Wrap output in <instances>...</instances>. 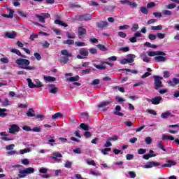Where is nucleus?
<instances>
[{"label": "nucleus", "instance_id": "obj_1", "mask_svg": "<svg viewBox=\"0 0 179 179\" xmlns=\"http://www.w3.org/2000/svg\"><path fill=\"white\" fill-rule=\"evenodd\" d=\"M15 64L19 65L22 69H26L27 71H34L36 69V67L29 66L30 61L29 59L19 58L16 59Z\"/></svg>", "mask_w": 179, "mask_h": 179}, {"label": "nucleus", "instance_id": "obj_2", "mask_svg": "<svg viewBox=\"0 0 179 179\" xmlns=\"http://www.w3.org/2000/svg\"><path fill=\"white\" fill-rule=\"evenodd\" d=\"M153 78L155 90H159L160 87H163V83L162 82V79H163V77H161L159 76H154Z\"/></svg>", "mask_w": 179, "mask_h": 179}, {"label": "nucleus", "instance_id": "obj_3", "mask_svg": "<svg viewBox=\"0 0 179 179\" xmlns=\"http://www.w3.org/2000/svg\"><path fill=\"white\" fill-rule=\"evenodd\" d=\"M19 173L18 177L20 178H24V177H27V174H33V173H34V169L29 167L26 169L20 170Z\"/></svg>", "mask_w": 179, "mask_h": 179}, {"label": "nucleus", "instance_id": "obj_4", "mask_svg": "<svg viewBox=\"0 0 179 179\" xmlns=\"http://www.w3.org/2000/svg\"><path fill=\"white\" fill-rule=\"evenodd\" d=\"M160 166L159 162H156L155 161H150L147 162V164L144 166L145 169H152L153 167H158Z\"/></svg>", "mask_w": 179, "mask_h": 179}, {"label": "nucleus", "instance_id": "obj_5", "mask_svg": "<svg viewBox=\"0 0 179 179\" xmlns=\"http://www.w3.org/2000/svg\"><path fill=\"white\" fill-rule=\"evenodd\" d=\"M20 131V127L17 126V124H11L10 125L9 128V134H17V132H19Z\"/></svg>", "mask_w": 179, "mask_h": 179}, {"label": "nucleus", "instance_id": "obj_6", "mask_svg": "<svg viewBox=\"0 0 179 179\" xmlns=\"http://www.w3.org/2000/svg\"><path fill=\"white\" fill-rule=\"evenodd\" d=\"M78 38H83V37H85V36H86L87 31H86V29L83 28V27H79L78 29Z\"/></svg>", "mask_w": 179, "mask_h": 179}, {"label": "nucleus", "instance_id": "obj_7", "mask_svg": "<svg viewBox=\"0 0 179 179\" xmlns=\"http://www.w3.org/2000/svg\"><path fill=\"white\" fill-rule=\"evenodd\" d=\"M167 83L169 86H171V87H174V86L179 85V78H173L172 80L167 81Z\"/></svg>", "mask_w": 179, "mask_h": 179}, {"label": "nucleus", "instance_id": "obj_8", "mask_svg": "<svg viewBox=\"0 0 179 179\" xmlns=\"http://www.w3.org/2000/svg\"><path fill=\"white\" fill-rule=\"evenodd\" d=\"M96 27L98 29H105V27H107L108 26V22L106 21H99L96 23Z\"/></svg>", "mask_w": 179, "mask_h": 179}, {"label": "nucleus", "instance_id": "obj_9", "mask_svg": "<svg viewBox=\"0 0 179 179\" xmlns=\"http://www.w3.org/2000/svg\"><path fill=\"white\" fill-rule=\"evenodd\" d=\"M151 157H156V154H155L153 150H150L149 154L143 156V159H145V160H149Z\"/></svg>", "mask_w": 179, "mask_h": 179}, {"label": "nucleus", "instance_id": "obj_10", "mask_svg": "<svg viewBox=\"0 0 179 179\" xmlns=\"http://www.w3.org/2000/svg\"><path fill=\"white\" fill-rule=\"evenodd\" d=\"M162 100H163L162 96H156L155 98L152 99L150 101L154 106H157V104H160Z\"/></svg>", "mask_w": 179, "mask_h": 179}, {"label": "nucleus", "instance_id": "obj_11", "mask_svg": "<svg viewBox=\"0 0 179 179\" xmlns=\"http://www.w3.org/2000/svg\"><path fill=\"white\" fill-rule=\"evenodd\" d=\"M177 162L173 161V160H168L166 161V164H164L162 166V169L164 167H171L172 166H176Z\"/></svg>", "mask_w": 179, "mask_h": 179}, {"label": "nucleus", "instance_id": "obj_12", "mask_svg": "<svg viewBox=\"0 0 179 179\" xmlns=\"http://www.w3.org/2000/svg\"><path fill=\"white\" fill-rule=\"evenodd\" d=\"M137 37H142V34H141V32H139V31H136L134 34V36L129 38V41L131 43H136V38Z\"/></svg>", "mask_w": 179, "mask_h": 179}, {"label": "nucleus", "instance_id": "obj_13", "mask_svg": "<svg viewBox=\"0 0 179 179\" xmlns=\"http://www.w3.org/2000/svg\"><path fill=\"white\" fill-rule=\"evenodd\" d=\"M155 62H166L167 61V57L163 56H157L154 57Z\"/></svg>", "mask_w": 179, "mask_h": 179}, {"label": "nucleus", "instance_id": "obj_14", "mask_svg": "<svg viewBox=\"0 0 179 179\" xmlns=\"http://www.w3.org/2000/svg\"><path fill=\"white\" fill-rule=\"evenodd\" d=\"M110 103H114V100L113 99H110L109 101H103V102H101V103H99L97 107L99 108H103V107H106V106H108V104H110Z\"/></svg>", "mask_w": 179, "mask_h": 179}, {"label": "nucleus", "instance_id": "obj_15", "mask_svg": "<svg viewBox=\"0 0 179 179\" xmlns=\"http://www.w3.org/2000/svg\"><path fill=\"white\" fill-rule=\"evenodd\" d=\"M17 34L15 31H13L12 32H6L5 33V37L7 38H16Z\"/></svg>", "mask_w": 179, "mask_h": 179}, {"label": "nucleus", "instance_id": "obj_16", "mask_svg": "<svg viewBox=\"0 0 179 179\" xmlns=\"http://www.w3.org/2000/svg\"><path fill=\"white\" fill-rule=\"evenodd\" d=\"M79 18L80 20H91L92 15H90V14H85V15H80Z\"/></svg>", "mask_w": 179, "mask_h": 179}, {"label": "nucleus", "instance_id": "obj_17", "mask_svg": "<svg viewBox=\"0 0 179 179\" xmlns=\"http://www.w3.org/2000/svg\"><path fill=\"white\" fill-rule=\"evenodd\" d=\"M26 114L27 117H36V113H34V110H33V108H29Z\"/></svg>", "mask_w": 179, "mask_h": 179}, {"label": "nucleus", "instance_id": "obj_18", "mask_svg": "<svg viewBox=\"0 0 179 179\" xmlns=\"http://www.w3.org/2000/svg\"><path fill=\"white\" fill-rule=\"evenodd\" d=\"M127 60L129 61V64H132V62H134V58H136V55H132V54H129L128 55H127Z\"/></svg>", "mask_w": 179, "mask_h": 179}, {"label": "nucleus", "instance_id": "obj_19", "mask_svg": "<svg viewBox=\"0 0 179 179\" xmlns=\"http://www.w3.org/2000/svg\"><path fill=\"white\" fill-rule=\"evenodd\" d=\"M6 111H8L6 108H0V117H1L2 118H4V117H6V115H8V113H6Z\"/></svg>", "mask_w": 179, "mask_h": 179}, {"label": "nucleus", "instance_id": "obj_20", "mask_svg": "<svg viewBox=\"0 0 179 179\" xmlns=\"http://www.w3.org/2000/svg\"><path fill=\"white\" fill-rule=\"evenodd\" d=\"M27 81L28 83V86L30 89H35L36 85L33 83V81H31V79L27 78Z\"/></svg>", "mask_w": 179, "mask_h": 179}, {"label": "nucleus", "instance_id": "obj_21", "mask_svg": "<svg viewBox=\"0 0 179 179\" xmlns=\"http://www.w3.org/2000/svg\"><path fill=\"white\" fill-rule=\"evenodd\" d=\"M93 66L94 68H96L99 71H106L107 69V66H103V65H98L96 64H94Z\"/></svg>", "mask_w": 179, "mask_h": 179}, {"label": "nucleus", "instance_id": "obj_22", "mask_svg": "<svg viewBox=\"0 0 179 179\" xmlns=\"http://www.w3.org/2000/svg\"><path fill=\"white\" fill-rule=\"evenodd\" d=\"M62 117H64V115L61 113H56L52 115V120H58V118H62Z\"/></svg>", "mask_w": 179, "mask_h": 179}, {"label": "nucleus", "instance_id": "obj_23", "mask_svg": "<svg viewBox=\"0 0 179 179\" xmlns=\"http://www.w3.org/2000/svg\"><path fill=\"white\" fill-rule=\"evenodd\" d=\"M69 57L68 56H64V57H62L60 58V62H62V64H68V62H69Z\"/></svg>", "mask_w": 179, "mask_h": 179}, {"label": "nucleus", "instance_id": "obj_24", "mask_svg": "<svg viewBox=\"0 0 179 179\" xmlns=\"http://www.w3.org/2000/svg\"><path fill=\"white\" fill-rule=\"evenodd\" d=\"M55 24H59V26H63L64 27H68V24H65L59 20H55Z\"/></svg>", "mask_w": 179, "mask_h": 179}, {"label": "nucleus", "instance_id": "obj_25", "mask_svg": "<svg viewBox=\"0 0 179 179\" xmlns=\"http://www.w3.org/2000/svg\"><path fill=\"white\" fill-rule=\"evenodd\" d=\"M80 55L83 57H87V55H89V51L86 49H81L80 50Z\"/></svg>", "mask_w": 179, "mask_h": 179}, {"label": "nucleus", "instance_id": "obj_26", "mask_svg": "<svg viewBox=\"0 0 179 179\" xmlns=\"http://www.w3.org/2000/svg\"><path fill=\"white\" fill-rule=\"evenodd\" d=\"M36 17L37 19H38L39 22H41V23H45V20L44 18V16L43 15H38V14H36Z\"/></svg>", "mask_w": 179, "mask_h": 179}, {"label": "nucleus", "instance_id": "obj_27", "mask_svg": "<svg viewBox=\"0 0 179 179\" xmlns=\"http://www.w3.org/2000/svg\"><path fill=\"white\" fill-rule=\"evenodd\" d=\"M67 80L69 82H78V80H79V76L68 78Z\"/></svg>", "mask_w": 179, "mask_h": 179}, {"label": "nucleus", "instance_id": "obj_28", "mask_svg": "<svg viewBox=\"0 0 179 179\" xmlns=\"http://www.w3.org/2000/svg\"><path fill=\"white\" fill-rule=\"evenodd\" d=\"M62 55H64L65 57H72V54L69 53L68 50H63L61 51Z\"/></svg>", "mask_w": 179, "mask_h": 179}, {"label": "nucleus", "instance_id": "obj_29", "mask_svg": "<svg viewBox=\"0 0 179 179\" xmlns=\"http://www.w3.org/2000/svg\"><path fill=\"white\" fill-rule=\"evenodd\" d=\"M96 47L100 50L101 51H108V48H107L104 45L98 44Z\"/></svg>", "mask_w": 179, "mask_h": 179}, {"label": "nucleus", "instance_id": "obj_30", "mask_svg": "<svg viewBox=\"0 0 179 179\" xmlns=\"http://www.w3.org/2000/svg\"><path fill=\"white\" fill-rule=\"evenodd\" d=\"M171 115V113L169 111H167L162 113L161 117L162 118L166 119V118H169V117H170Z\"/></svg>", "mask_w": 179, "mask_h": 179}, {"label": "nucleus", "instance_id": "obj_31", "mask_svg": "<svg viewBox=\"0 0 179 179\" xmlns=\"http://www.w3.org/2000/svg\"><path fill=\"white\" fill-rule=\"evenodd\" d=\"M57 157H62V154L54 152L52 154V156L51 157V159H52L53 160H57Z\"/></svg>", "mask_w": 179, "mask_h": 179}, {"label": "nucleus", "instance_id": "obj_32", "mask_svg": "<svg viewBox=\"0 0 179 179\" xmlns=\"http://www.w3.org/2000/svg\"><path fill=\"white\" fill-rule=\"evenodd\" d=\"M10 101L8 98H6L3 101H2L1 106L2 107H8V106H10Z\"/></svg>", "mask_w": 179, "mask_h": 179}, {"label": "nucleus", "instance_id": "obj_33", "mask_svg": "<svg viewBox=\"0 0 179 179\" xmlns=\"http://www.w3.org/2000/svg\"><path fill=\"white\" fill-rule=\"evenodd\" d=\"M140 10L141 13H143L144 15H148L149 13V10H148V8H146L145 6L141 7Z\"/></svg>", "mask_w": 179, "mask_h": 179}, {"label": "nucleus", "instance_id": "obj_34", "mask_svg": "<svg viewBox=\"0 0 179 179\" xmlns=\"http://www.w3.org/2000/svg\"><path fill=\"white\" fill-rule=\"evenodd\" d=\"M80 127L84 131H89V125H87V124L81 123L80 124Z\"/></svg>", "mask_w": 179, "mask_h": 179}, {"label": "nucleus", "instance_id": "obj_35", "mask_svg": "<svg viewBox=\"0 0 179 179\" xmlns=\"http://www.w3.org/2000/svg\"><path fill=\"white\" fill-rule=\"evenodd\" d=\"M120 3H122V5L127 4V5H129V6H132V1H131L129 0H122V1H120Z\"/></svg>", "mask_w": 179, "mask_h": 179}, {"label": "nucleus", "instance_id": "obj_36", "mask_svg": "<svg viewBox=\"0 0 179 179\" xmlns=\"http://www.w3.org/2000/svg\"><path fill=\"white\" fill-rule=\"evenodd\" d=\"M29 152H31V149L30 148L20 150V155H24V153H29Z\"/></svg>", "mask_w": 179, "mask_h": 179}, {"label": "nucleus", "instance_id": "obj_37", "mask_svg": "<svg viewBox=\"0 0 179 179\" xmlns=\"http://www.w3.org/2000/svg\"><path fill=\"white\" fill-rule=\"evenodd\" d=\"M44 80H47L48 82H55V78L51 76H45Z\"/></svg>", "mask_w": 179, "mask_h": 179}, {"label": "nucleus", "instance_id": "obj_38", "mask_svg": "<svg viewBox=\"0 0 179 179\" xmlns=\"http://www.w3.org/2000/svg\"><path fill=\"white\" fill-rule=\"evenodd\" d=\"M157 146L158 148H159V149H162V150H163L164 152H166V148H164V143L163 142H159L157 143Z\"/></svg>", "mask_w": 179, "mask_h": 179}, {"label": "nucleus", "instance_id": "obj_39", "mask_svg": "<svg viewBox=\"0 0 179 179\" xmlns=\"http://www.w3.org/2000/svg\"><path fill=\"white\" fill-rule=\"evenodd\" d=\"M162 14L166 15V16H171L173 15V12L169 10H164L162 11Z\"/></svg>", "mask_w": 179, "mask_h": 179}, {"label": "nucleus", "instance_id": "obj_40", "mask_svg": "<svg viewBox=\"0 0 179 179\" xmlns=\"http://www.w3.org/2000/svg\"><path fill=\"white\" fill-rule=\"evenodd\" d=\"M90 72H92V69H87L85 70L81 71L80 73H82L83 75H87L90 73Z\"/></svg>", "mask_w": 179, "mask_h": 179}, {"label": "nucleus", "instance_id": "obj_41", "mask_svg": "<svg viewBox=\"0 0 179 179\" xmlns=\"http://www.w3.org/2000/svg\"><path fill=\"white\" fill-rule=\"evenodd\" d=\"M74 43H75V41L72 39H68L64 41V44H68L69 45H72V44H74Z\"/></svg>", "mask_w": 179, "mask_h": 179}, {"label": "nucleus", "instance_id": "obj_42", "mask_svg": "<svg viewBox=\"0 0 179 179\" xmlns=\"http://www.w3.org/2000/svg\"><path fill=\"white\" fill-rule=\"evenodd\" d=\"M10 52H13V54H16L17 55H18V57H20V55H21L22 54V52H20V50L17 49H11Z\"/></svg>", "mask_w": 179, "mask_h": 179}, {"label": "nucleus", "instance_id": "obj_43", "mask_svg": "<svg viewBox=\"0 0 179 179\" xmlns=\"http://www.w3.org/2000/svg\"><path fill=\"white\" fill-rule=\"evenodd\" d=\"M48 171V169H47V168H41L39 169V173L41 174H47Z\"/></svg>", "mask_w": 179, "mask_h": 179}, {"label": "nucleus", "instance_id": "obj_44", "mask_svg": "<svg viewBox=\"0 0 179 179\" xmlns=\"http://www.w3.org/2000/svg\"><path fill=\"white\" fill-rule=\"evenodd\" d=\"M0 62L3 64H9V59L7 57H2L0 59Z\"/></svg>", "mask_w": 179, "mask_h": 179}, {"label": "nucleus", "instance_id": "obj_45", "mask_svg": "<svg viewBox=\"0 0 179 179\" xmlns=\"http://www.w3.org/2000/svg\"><path fill=\"white\" fill-rule=\"evenodd\" d=\"M75 44L77 47H85L86 46V43L85 42H76Z\"/></svg>", "mask_w": 179, "mask_h": 179}, {"label": "nucleus", "instance_id": "obj_46", "mask_svg": "<svg viewBox=\"0 0 179 179\" xmlns=\"http://www.w3.org/2000/svg\"><path fill=\"white\" fill-rule=\"evenodd\" d=\"M163 27L162 25L153 26L151 27V30H162Z\"/></svg>", "mask_w": 179, "mask_h": 179}, {"label": "nucleus", "instance_id": "obj_47", "mask_svg": "<svg viewBox=\"0 0 179 179\" xmlns=\"http://www.w3.org/2000/svg\"><path fill=\"white\" fill-rule=\"evenodd\" d=\"M148 55L149 57H156V55H157V51H150L148 52Z\"/></svg>", "mask_w": 179, "mask_h": 179}, {"label": "nucleus", "instance_id": "obj_48", "mask_svg": "<svg viewBox=\"0 0 179 179\" xmlns=\"http://www.w3.org/2000/svg\"><path fill=\"white\" fill-rule=\"evenodd\" d=\"M34 38H38V35H37L36 34H32L29 36V40H31V41H34Z\"/></svg>", "mask_w": 179, "mask_h": 179}, {"label": "nucleus", "instance_id": "obj_49", "mask_svg": "<svg viewBox=\"0 0 179 179\" xmlns=\"http://www.w3.org/2000/svg\"><path fill=\"white\" fill-rule=\"evenodd\" d=\"M91 85H92V86H94L96 85H100V79L93 80L91 83Z\"/></svg>", "mask_w": 179, "mask_h": 179}, {"label": "nucleus", "instance_id": "obj_50", "mask_svg": "<svg viewBox=\"0 0 179 179\" xmlns=\"http://www.w3.org/2000/svg\"><path fill=\"white\" fill-rule=\"evenodd\" d=\"M49 93H52V94H55L58 93V88L54 87L50 90Z\"/></svg>", "mask_w": 179, "mask_h": 179}, {"label": "nucleus", "instance_id": "obj_51", "mask_svg": "<svg viewBox=\"0 0 179 179\" xmlns=\"http://www.w3.org/2000/svg\"><path fill=\"white\" fill-rule=\"evenodd\" d=\"M35 85H36V87H37V88H38V87H43V86H44V85L41 83V81L38 80H36Z\"/></svg>", "mask_w": 179, "mask_h": 179}, {"label": "nucleus", "instance_id": "obj_52", "mask_svg": "<svg viewBox=\"0 0 179 179\" xmlns=\"http://www.w3.org/2000/svg\"><path fill=\"white\" fill-rule=\"evenodd\" d=\"M22 129L24 131H27V132H31V128L27 125H24L23 127H22Z\"/></svg>", "mask_w": 179, "mask_h": 179}, {"label": "nucleus", "instance_id": "obj_53", "mask_svg": "<svg viewBox=\"0 0 179 179\" xmlns=\"http://www.w3.org/2000/svg\"><path fill=\"white\" fill-rule=\"evenodd\" d=\"M64 167H66V169H71V167H72V162L67 161L64 164Z\"/></svg>", "mask_w": 179, "mask_h": 179}, {"label": "nucleus", "instance_id": "obj_54", "mask_svg": "<svg viewBox=\"0 0 179 179\" xmlns=\"http://www.w3.org/2000/svg\"><path fill=\"white\" fill-rule=\"evenodd\" d=\"M42 47H43V48H50V43H48V41H45L44 42V43H42Z\"/></svg>", "mask_w": 179, "mask_h": 179}, {"label": "nucleus", "instance_id": "obj_55", "mask_svg": "<svg viewBox=\"0 0 179 179\" xmlns=\"http://www.w3.org/2000/svg\"><path fill=\"white\" fill-rule=\"evenodd\" d=\"M120 64H122V65H125L127 64H129V62L128 59H122L120 60Z\"/></svg>", "mask_w": 179, "mask_h": 179}, {"label": "nucleus", "instance_id": "obj_56", "mask_svg": "<svg viewBox=\"0 0 179 179\" xmlns=\"http://www.w3.org/2000/svg\"><path fill=\"white\" fill-rule=\"evenodd\" d=\"M35 58H36L37 61H40L41 59V55L38 52H35L34 54Z\"/></svg>", "mask_w": 179, "mask_h": 179}, {"label": "nucleus", "instance_id": "obj_57", "mask_svg": "<svg viewBox=\"0 0 179 179\" xmlns=\"http://www.w3.org/2000/svg\"><path fill=\"white\" fill-rule=\"evenodd\" d=\"M177 6L174 3H169L167 5L166 8L167 9H174Z\"/></svg>", "mask_w": 179, "mask_h": 179}, {"label": "nucleus", "instance_id": "obj_58", "mask_svg": "<svg viewBox=\"0 0 179 179\" xmlns=\"http://www.w3.org/2000/svg\"><path fill=\"white\" fill-rule=\"evenodd\" d=\"M84 136L85 138H90L92 137V133L90 131H87L84 133Z\"/></svg>", "mask_w": 179, "mask_h": 179}, {"label": "nucleus", "instance_id": "obj_59", "mask_svg": "<svg viewBox=\"0 0 179 179\" xmlns=\"http://www.w3.org/2000/svg\"><path fill=\"white\" fill-rule=\"evenodd\" d=\"M118 36L122 38H125L127 37V34L125 32H118Z\"/></svg>", "mask_w": 179, "mask_h": 179}, {"label": "nucleus", "instance_id": "obj_60", "mask_svg": "<svg viewBox=\"0 0 179 179\" xmlns=\"http://www.w3.org/2000/svg\"><path fill=\"white\" fill-rule=\"evenodd\" d=\"M145 142L147 143V145H150V143H152V138L150 137H147L145 139Z\"/></svg>", "mask_w": 179, "mask_h": 179}, {"label": "nucleus", "instance_id": "obj_61", "mask_svg": "<svg viewBox=\"0 0 179 179\" xmlns=\"http://www.w3.org/2000/svg\"><path fill=\"white\" fill-rule=\"evenodd\" d=\"M126 159H127V160H132V159H134V155H132V154H127L126 155Z\"/></svg>", "mask_w": 179, "mask_h": 179}, {"label": "nucleus", "instance_id": "obj_62", "mask_svg": "<svg viewBox=\"0 0 179 179\" xmlns=\"http://www.w3.org/2000/svg\"><path fill=\"white\" fill-rule=\"evenodd\" d=\"M146 152V150L143 148H140L138 150V155H144V153Z\"/></svg>", "mask_w": 179, "mask_h": 179}, {"label": "nucleus", "instance_id": "obj_63", "mask_svg": "<svg viewBox=\"0 0 179 179\" xmlns=\"http://www.w3.org/2000/svg\"><path fill=\"white\" fill-rule=\"evenodd\" d=\"M164 78H170V72H169L168 71H164Z\"/></svg>", "mask_w": 179, "mask_h": 179}, {"label": "nucleus", "instance_id": "obj_64", "mask_svg": "<svg viewBox=\"0 0 179 179\" xmlns=\"http://www.w3.org/2000/svg\"><path fill=\"white\" fill-rule=\"evenodd\" d=\"M156 37H157V36L153 34H150L148 36L149 40H155Z\"/></svg>", "mask_w": 179, "mask_h": 179}]
</instances>
